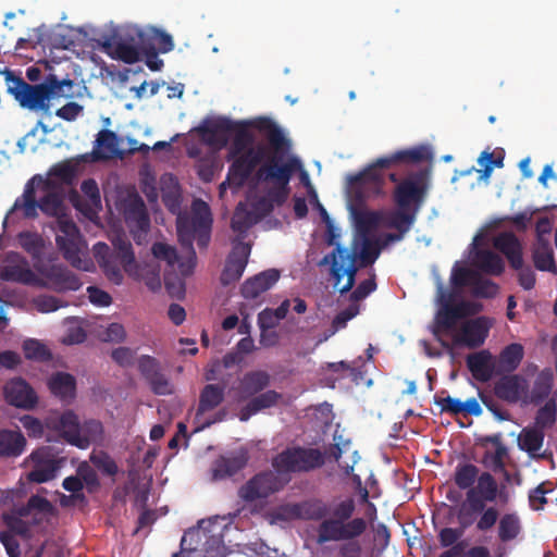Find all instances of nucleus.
<instances>
[{"instance_id":"nucleus-1","label":"nucleus","mask_w":557,"mask_h":557,"mask_svg":"<svg viewBox=\"0 0 557 557\" xmlns=\"http://www.w3.org/2000/svg\"><path fill=\"white\" fill-rule=\"evenodd\" d=\"M251 125L265 136L268 145H257L232 162L225 181L220 184L221 195L226 188L239 190L259 164L261 173L276 178L288 175L292 168H301L300 159L292 153L289 139L275 122L261 116L253 120Z\"/></svg>"},{"instance_id":"nucleus-2","label":"nucleus","mask_w":557,"mask_h":557,"mask_svg":"<svg viewBox=\"0 0 557 557\" xmlns=\"http://www.w3.org/2000/svg\"><path fill=\"white\" fill-rule=\"evenodd\" d=\"M356 502L352 497L333 500L309 499L290 506L289 512L304 520L321 521L317 529V543L351 541L367 530V521L354 518Z\"/></svg>"},{"instance_id":"nucleus-3","label":"nucleus","mask_w":557,"mask_h":557,"mask_svg":"<svg viewBox=\"0 0 557 557\" xmlns=\"http://www.w3.org/2000/svg\"><path fill=\"white\" fill-rule=\"evenodd\" d=\"M432 158L433 153L428 146H417L410 149L399 150L389 156L379 158L363 171L349 175L348 183L356 189V200L362 202L363 190H370L376 195L382 194L385 183L384 176L381 173L382 169H389L398 163L417 164L430 161Z\"/></svg>"},{"instance_id":"nucleus-4","label":"nucleus","mask_w":557,"mask_h":557,"mask_svg":"<svg viewBox=\"0 0 557 557\" xmlns=\"http://www.w3.org/2000/svg\"><path fill=\"white\" fill-rule=\"evenodd\" d=\"M212 216L209 206L202 200H195L193 203V215L178 216L176 223L178 243L184 253L186 262L180 263V273L188 276L193 273L196 265V252L193 246L197 240L199 248H206L210 242Z\"/></svg>"},{"instance_id":"nucleus-5","label":"nucleus","mask_w":557,"mask_h":557,"mask_svg":"<svg viewBox=\"0 0 557 557\" xmlns=\"http://www.w3.org/2000/svg\"><path fill=\"white\" fill-rule=\"evenodd\" d=\"M37 176L33 177L24 187L23 194L17 197L7 214L5 219L21 212L23 219L34 220L38 216V209L48 216H54L57 220L59 216H64L65 206L63 203L62 195L52 188V182L50 180L42 181L39 177V182L42 184V191L45 195L37 199L34 182Z\"/></svg>"},{"instance_id":"nucleus-6","label":"nucleus","mask_w":557,"mask_h":557,"mask_svg":"<svg viewBox=\"0 0 557 557\" xmlns=\"http://www.w3.org/2000/svg\"><path fill=\"white\" fill-rule=\"evenodd\" d=\"M57 429L67 443L81 449L98 444L103 438V426L100 421L90 419L79 423L78 417L71 410L60 416Z\"/></svg>"},{"instance_id":"nucleus-7","label":"nucleus","mask_w":557,"mask_h":557,"mask_svg":"<svg viewBox=\"0 0 557 557\" xmlns=\"http://www.w3.org/2000/svg\"><path fill=\"white\" fill-rule=\"evenodd\" d=\"M323 454L318 448L287 447L272 459L277 474L309 472L322 467Z\"/></svg>"},{"instance_id":"nucleus-8","label":"nucleus","mask_w":557,"mask_h":557,"mask_svg":"<svg viewBox=\"0 0 557 557\" xmlns=\"http://www.w3.org/2000/svg\"><path fill=\"white\" fill-rule=\"evenodd\" d=\"M300 169L292 168L288 175L276 178L267 176V174L261 173V166L258 168L256 172L257 180L273 184L265 196L259 197L251 203V211L258 221L269 215L275 206L281 207L286 202L290 191L289 182Z\"/></svg>"},{"instance_id":"nucleus-9","label":"nucleus","mask_w":557,"mask_h":557,"mask_svg":"<svg viewBox=\"0 0 557 557\" xmlns=\"http://www.w3.org/2000/svg\"><path fill=\"white\" fill-rule=\"evenodd\" d=\"M357 255L339 245L329 255L324 256L320 264H330V274L334 288L341 294L349 292L356 282L358 268L356 267Z\"/></svg>"},{"instance_id":"nucleus-10","label":"nucleus","mask_w":557,"mask_h":557,"mask_svg":"<svg viewBox=\"0 0 557 557\" xmlns=\"http://www.w3.org/2000/svg\"><path fill=\"white\" fill-rule=\"evenodd\" d=\"M428 188L426 171L411 173L396 185L393 200L396 207L420 211L426 198Z\"/></svg>"},{"instance_id":"nucleus-11","label":"nucleus","mask_w":557,"mask_h":557,"mask_svg":"<svg viewBox=\"0 0 557 557\" xmlns=\"http://www.w3.org/2000/svg\"><path fill=\"white\" fill-rule=\"evenodd\" d=\"M54 228L57 232L55 243L59 250L63 253L64 259L74 268L85 269L82 265L81 259L84 239L75 222L67 215L59 216V219L55 220Z\"/></svg>"},{"instance_id":"nucleus-12","label":"nucleus","mask_w":557,"mask_h":557,"mask_svg":"<svg viewBox=\"0 0 557 557\" xmlns=\"http://www.w3.org/2000/svg\"><path fill=\"white\" fill-rule=\"evenodd\" d=\"M482 308L481 304L469 300H460L459 302L445 301L435 314L434 334L451 332L456 327L458 320L475 315Z\"/></svg>"},{"instance_id":"nucleus-13","label":"nucleus","mask_w":557,"mask_h":557,"mask_svg":"<svg viewBox=\"0 0 557 557\" xmlns=\"http://www.w3.org/2000/svg\"><path fill=\"white\" fill-rule=\"evenodd\" d=\"M33 469L27 475L30 482L45 483L55 478L57 472L65 462L59 451L51 446H44L32 453Z\"/></svg>"},{"instance_id":"nucleus-14","label":"nucleus","mask_w":557,"mask_h":557,"mask_svg":"<svg viewBox=\"0 0 557 557\" xmlns=\"http://www.w3.org/2000/svg\"><path fill=\"white\" fill-rule=\"evenodd\" d=\"M282 486L283 484L277 474L272 471H263L257 473L242 485L238 490V496L243 500L251 503L269 497L273 493L278 492Z\"/></svg>"},{"instance_id":"nucleus-15","label":"nucleus","mask_w":557,"mask_h":557,"mask_svg":"<svg viewBox=\"0 0 557 557\" xmlns=\"http://www.w3.org/2000/svg\"><path fill=\"white\" fill-rule=\"evenodd\" d=\"M9 90L23 108L44 112L50 109V100L42 83L30 85L22 78H16Z\"/></svg>"},{"instance_id":"nucleus-16","label":"nucleus","mask_w":557,"mask_h":557,"mask_svg":"<svg viewBox=\"0 0 557 557\" xmlns=\"http://www.w3.org/2000/svg\"><path fill=\"white\" fill-rule=\"evenodd\" d=\"M133 28H139L138 26H127L117 36L116 39L111 42H106L104 47H113L112 55L127 64H133L139 61L140 53L143 50H147V45L144 40L137 39L132 33Z\"/></svg>"},{"instance_id":"nucleus-17","label":"nucleus","mask_w":557,"mask_h":557,"mask_svg":"<svg viewBox=\"0 0 557 557\" xmlns=\"http://www.w3.org/2000/svg\"><path fill=\"white\" fill-rule=\"evenodd\" d=\"M0 278L24 285H37L39 283V278L30 269L27 259L17 252L7 255L4 264L0 269Z\"/></svg>"},{"instance_id":"nucleus-18","label":"nucleus","mask_w":557,"mask_h":557,"mask_svg":"<svg viewBox=\"0 0 557 557\" xmlns=\"http://www.w3.org/2000/svg\"><path fill=\"white\" fill-rule=\"evenodd\" d=\"M250 251L251 247L249 244L244 243L239 238L233 240L232 250L226 258L220 278L222 285L227 286L242 277L248 263Z\"/></svg>"},{"instance_id":"nucleus-19","label":"nucleus","mask_w":557,"mask_h":557,"mask_svg":"<svg viewBox=\"0 0 557 557\" xmlns=\"http://www.w3.org/2000/svg\"><path fill=\"white\" fill-rule=\"evenodd\" d=\"M234 126V121L221 116L215 120H205L196 131L208 146L223 148L228 144Z\"/></svg>"},{"instance_id":"nucleus-20","label":"nucleus","mask_w":557,"mask_h":557,"mask_svg":"<svg viewBox=\"0 0 557 557\" xmlns=\"http://www.w3.org/2000/svg\"><path fill=\"white\" fill-rule=\"evenodd\" d=\"M5 401L16 408L30 410L38 404V396L35 389L23 377L9 380L3 387Z\"/></svg>"},{"instance_id":"nucleus-21","label":"nucleus","mask_w":557,"mask_h":557,"mask_svg":"<svg viewBox=\"0 0 557 557\" xmlns=\"http://www.w3.org/2000/svg\"><path fill=\"white\" fill-rule=\"evenodd\" d=\"M528 393V380L520 374L507 373L494 383L495 396L508 404H517L525 399Z\"/></svg>"},{"instance_id":"nucleus-22","label":"nucleus","mask_w":557,"mask_h":557,"mask_svg":"<svg viewBox=\"0 0 557 557\" xmlns=\"http://www.w3.org/2000/svg\"><path fill=\"white\" fill-rule=\"evenodd\" d=\"M476 487H472L466 493L467 504L471 509H482L483 504L494 503L502 492L495 478L490 472H482L478 478Z\"/></svg>"},{"instance_id":"nucleus-23","label":"nucleus","mask_w":557,"mask_h":557,"mask_svg":"<svg viewBox=\"0 0 557 557\" xmlns=\"http://www.w3.org/2000/svg\"><path fill=\"white\" fill-rule=\"evenodd\" d=\"M490 323L487 318L479 317L462 323L455 343L469 348L480 347L488 335Z\"/></svg>"},{"instance_id":"nucleus-24","label":"nucleus","mask_w":557,"mask_h":557,"mask_svg":"<svg viewBox=\"0 0 557 557\" xmlns=\"http://www.w3.org/2000/svg\"><path fill=\"white\" fill-rule=\"evenodd\" d=\"M493 246L508 260L512 269H520L523 264V247L512 232H502L493 238Z\"/></svg>"},{"instance_id":"nucleus-25","label":"nucleus","mask_w":557,"mask_h":557,"mask_svg":"<svg viewBox=\"0 0 557 557\" xmlns=\"http://www.w3.org/2000/svg\"><path fill=\"white\" fill-rule=\"evenodd\" d=\"M120 138L111 129H101L96 137L91 152L94 161H106L114 157L123 158L124 151L120 150Z\"/></svg>"},{"instance_id":"nucleus-26","label":"nucleus","mask_w":557,"mask_h":557,"mask_svg":"<svg viewBox=\"0 0 557 557\" xmlns=\"http://www.w3.org/2000/svg\"><path fill=\"white\" fill-rule=\"evenodd\" d=\"M248 462V454L245 450L232 453L216 458L212 466V475L215 480L230 478L243 470Z\"/></svg>"},{"instance_id":"nucleus-27","label":"nucleus","mask_w":557,"mask_h":557,"mask_svg":"<svg viewBox=\"0 0 557 557\" xmlns=\"http://www.w3.org/2000/svg\"><path fill=\"white\" fill-rule=\"evenodd\" d=\"M278 278L280 272L276 269L265 270L246 280L242 285L240 293L246 299H256L270 289Z\"/></svg>"},{"instance_id":"nucleus-28","label":"nucleus","mask_w":557,"mask_h":557,"mask_svg":"<svg viewBox=\"0 0 557 557\" xmlns=\"http://www.w3.org/2000/svg\"><path fill=\"white\" fill-rule=\"evenodd\" d=\"M132 33L137 37V39L144 40V44L147 45V50H156L160 53H168L173 50L174 42L173 38L170 34L165 33L162 29L157 27H147V28H133Z\"/></svg>"},{"instance_id":"nucleus-29","label":"nucleus","mask_w":557,"mask_h":557,"mask_svg":"<svg viewBox=\"0 0 557 557\" xmlns=\"http://www.w3.org/2000/svg\"><path fill=\"white\" fill-rule=\"evenodd\" d=\"M94 255L106 276L114 284H121L123 280L121 263L111 252L110 247L106 243H97L94 246Z\"/></svg>"},{"instance_id":"nucleus-30","label":"nucleus","mask_w":557,"mask_h":557,"mask_svg":"<svg viewBox=\"0 0 557 557\" xmlns=\"http://www.w3.org/2000/svg\"><path fill=\"white\" fill-rule=\"evenodd\" d=\"M467 367L473 377L480 382H487L495 372L493 356L488 350H481L467 357Z\"/></svg>"},{"instance_id":"nucleus-31","label":"nucleus","mask_w":557,"mask_h":557,"mask_svg":"<svg viewBox=\"0 0 557 557\" xmlns=\"http://www.w3.org/2000/svg\"><path fill=\"white\" fill-rule=\"evenodd\" d=\"M281 398L282 395L273 389L252 396L251 399L240 409L238 414L239 420L243 422L248 421L259 411L276 406Z\"/></svg>"},{"instance_id":"nucleus-32","label":"nucleus","mask_w":557,"mask_h":557,"mask_svg":"<svg viewBox=\"0 0 557 557\" xmlns=\"http://www.w3.org/2000/svg\"><path fill=\"white\" fill-rule=\"evenodd\" d=\"M225 386L222 384H207L199 394L198 407L196 409V418L210 412L224 401Z\"/></svg>"},{"instance_id":"nucleus-33","label":"nucleus","mask_w":557,"mask_h":557,"mask_svg":"<svg viewBox=\"0 0 557 557\" xmlns=\"http://www.w3.org/2000/svg\"><path fill=\"white\" fill-rule=\"evenodd\" d=\"M271 382L268 372L257 370L244 374L239 382V394L243 399L250 398L264 391Z\"/></svg>"},{"instance_id":"nucleus-34","label":"nucleus","mask_w":557,"mask_h":557,"mask_svg":"<svg viewBox=\"0 0 557 557\" xmlns=\"http://www.w3.org/2000/svg\"><path fill=\"white\" fill-rule=\"evenodd\" d=\"M48 387L52 395L62 399L71 400L76 393V379L66 372H55L48 380Z\"/></svg>"},{"instance_id":"nucleus-35","label":"nucleus","mask_w":557,"mask_h":557,"mask_svg":"<svg viewBox=\"0 0 557 557\" xmlns=\"http://www.w3.org/2000/svg\"><path fill=\"white\" fill-rule=\"evenodd\" d=\"M26 440L20 431H0V457H18L23 454Z\"/></svg>"},{"instance_id":"nucleus-36","label":"nucleus","mask_w":557,"mask_h":557,"mask_svg":"<svg viewBox=\"0 0 557 557\" xmlns=\"http://www.w3.org/2000/svg\"><path fill=\"white\" fill-rule=\"evenodd\" d=\"M473 264L485 274L500 275L505 263L500 256L488 249H480L474 253Z\"/></svg>"},{"instance_id":"nucleus-37","label":"nucleus","mask_w":557,"mask_h":557,"mask_svg":"<svg viewBox=\"0 0 557 557\" xmlns=\"http://www.w3.org/2000/svg\"><path fill=\"white\" fill-rule=\"evenodd\" d=\"M532 258L534 267L540 271H547L557 274L553 249L548 239L540 238L533 248Z\"/></svg>"},{"instance_id":"nucleus-38","label":"nucleus","mask_w":557,"mask_h":557,"mask_svg":"<svg viewBox=\"0 0 557 557\" xmlns=\"http://www.w3.org/2000/svg\"><path fill=\"white\" fill-rule=\"evenodd\" d=\"M419 211L396 207L385 216V225L400 233H408L417 220Z\"/></svg>"},{"instance_id":"nucleus-39","label":"nucleus","mask_w":557,"mask_h":557,"mask_svg":"<svg viewBox=\"0 0 557 557\" xmlns=\"http://www.w3.org/2000/svg\"><path fill=\"white\" fill-rule=\"evenodd\" d=\"M234 128L232 129L233 141L230 149V157L233 162L245 153L248 149L253 148V137L248 131V124L244 122H234Z\"/></svg>"},{"instance_id":"nucleus-40","label":"nucleus","mask_w":557,"mask_h":557,"mask_svg":"<svg viewBox=\"0 0 557 557\" xmlns=\"http://www.w3.org/2000/svg\"><path fill=\"white\" fill-rule=\"evenodd\" d=\"M545 438L543 430L534 428H524L519 437L518 445L521 450L527 451L533 458H543L544 455H537L536 453L542 448Z\"/></svg>"},{"instance_id":"nucleus-41","label":"nucleus","mask_w":557,"mask_h":557,"mask_svg":"<svg viewBox=\"0 0 557 557\" xmlns=\"http://www.w3.org/2000/svg\"><path fill=\"white\" fill-rule=\"evenodd\" d=\"M523 347L513 343L506 346L498 356L497 373H512L518 369L523 359Z\"/></svg>"},{"instance_id":"nucleus-42","label":"nucleus","mask_w":557,"mask_h":557,"mask_svg":"<svg viewBox=\"0 0 557 557\" xmlns=\"http://www.w3.org/2000/svg\"><path fill=\"white\" fill-rule=\"evenodd\" d=\"M522 531V524L516 512L504 513L498 519L497 536L503 543H508L518 539Z\"/></svg>"},{"instance_id":"nucleus-43","label":"nucleus","mask_w":557,"mask_h":557,"mask_svg":"<svg viewBox=\"0 0 557 557\" xmlns=\"http://www.w3.org/2000/svg\"><path fill=\"white\" fill-rule=\"evenodd\" d=\"M258 222L252 211L248 210L247 205L239 202L235 208L231 226L234 232L240 235L239 239H243L248 230Z\"/></svg>"},{"instance_id":"nucleus-44","label":"nucleus","mask_w":557,"mask_h":557,"mask_svg":"<svg viewBox=\"0 0 557 557\" xmlns=\"http://www.w3.org/2000/svg\"><path fill=\"white\" fill-rule=\"evenodd\" d=\"M553 381L554 379L550 370H543L537 374L530 396L532 404L537 405L549 396L553 388Z\"/></svg>"},{"instance_id":"nucleus-45","label":"nucleus","mask_w":557,"mask_h":557,"mask_svg":"<svg viewBox=\"0 0 557 557\" xmlns=\"http://www.w3.org/2000/svg\"><path fill=\"white\" fill-rule=\"evenodd\" d=\"M49 100L60 97H69L72 94L74 82L72 79H59L55 75L50 74L42 82Z\"/></svg>"},{"instance_id":"nucleus-46","label":"nucleus","mask_w":557,"mask_h":557,"mask_svg":"<svg viewBox=\"0 0 557 557\" xmlns=\"http://www.w3.org/2000/svg\"><path fill=\"white\" fill-rule=\"evenodd\" d=\"M480 475L479 468L470 462L459 463L456 467L454 482L460 490H467L473 487L474 482Z\"/></svg>"},{"instance_id":"nucleus-47","label":"nucleus","mask_w":557,"mask_h":557,"mask_svg":"<svg viewBox=\"0 0 557 557\" xmlns=\"http://www.w3.org/2000/svg\"><path fill=\"white\" fill-rule=\"evenodd\" d=\"M22 349L25 358L28 360L46 362L52 358L48 347L35 338L25 339L22 344Z\"/></svg>"},{"instance_id":"nucleus-48","label":"nucleus","mask_w":557,"mask_h":557,"mask_svg":"<svg viewBox=\"0 0 557 557\" xmlns=\"http://www.w3.org/2000/svg\"><path fill=\"white\" fill-rule=\"evenodd\" d=\"M473 513H478L479 517L475 522V529L478 532H488L492 530L499 519L498 509L494 506H486L483 504V508L475 510L471 509Z\"/></svg>"},{"instance_id":"nucleus-49","label":"nucleus","mask_w":557,"mask_h":557,"mask_svg":"<svg viewBox=\"0 0 557 557\" xmlns=\"http://www.w3.org/2000/svg\"><path fill=\"white\" fill-rule=\"evenodd\" d=\"M557 420V405L554 398L548 399L535 416V426L545 430L552 428Z\"/></svg>"},{"instance_id":"nucleus-50","label":"nucleus","mask_w":557,"mask_h":557,"mask_svg":"<svg viewBox=\"0 0 557 557\" xmlns=\"http://www.w3.org/2000/svg\"><path fill=\"white\" fill-rule=\"evenodd\" d=\"M151 251L157 259L165 261L170 267L177 264L178 270L180 263L186 262V256H180L173 246L164 243H154L152 245Z\"/></svg>"},{"instance_id":"nucleus-51","label":"nucleus","mask_w":557,"mask_h":557,"mask_svg":"<svg viewBox=\"0 0 557 557\" xmlns=\"http://www.w3.org/2000/svg\"><path fill=\"white\" fill-rule=\"evenodd\" d=\"M113 247L114 250H111V252L115 255V258L119 259L121 265L127 270V267L135 262V255L131 242L126 238L117 237L113 240Z\"/></svg>"},{"instance_id":"nucleus-52","label":"nucleus","mask_w":557,"mask_h":557,"mask_svg":"<svg viewBox=\"0 0 557 557\" xmlns=\"http://www.w3.org/2000/svg\"><path fill=\"white\" fill-rule=\"evenodd\" d=\"M472 294L480 298H493L497 292L498 286L493 281L482 277L476 271L471 284Z\"/></svg>"},{"instance_id":"nucleus-53","label":"nucleus","mask_w":557,"mask_h":557,"mask_svg":"<svg viewBox=\"0 0 557 557\" xmlns=\"http://www.w3.org/2000/svg\"><path fill=\"white\" fill-rule=\"evenodd\" d=\"M356 227L359 232H369L379 224L380 216L374 211L352 210Z\"/></svg>"},{"instance_id":"nucleus-54","label":"nucleus","mask_w":557,"mask_h":557,"mask_svg":"<svg viewBox=\"0 0 557 557\" xmlns=\"http://www.w3.org/2000/svg\"><path fill=\"white\" fill-rule=\"evenodd\" d=\"M138 371L141 376L149 382L159 372H161V366L158 359L149 355H143L137 359Z\"/></svg>"},{"instance_id":"nucleus-55","label":"nucleus","mask_w":557,"mask_h":557,"mask_svg":"<svg viewBox=\"0 0 557 557\" xmlns=\"http://www.w3.org/2000/svg\"><path fill=\"white\" fill-rule=\"evenodd\" d=\"M350 448V442H346L343 445L335 444L332 448V456L338 462L339 467L345 471L346 474H349L354 470V466L357 463L359 457L358 451L354 450L351 453V461L348 462L346 460H342V456Z\"/></svg>"},{"instance_id":"nucleus-56","label":"nucleus","mask_w":557,"mask_h":557,"mask_svg":"<svg viewBox=\"0 0 557 557\" xmlns=\"http://www.w3.org/2000/svg\"><path fill=\"white\" fill-rule=\"evenodd\" d=\"M20 246L28 253L37 256L42 247L41 237L34 232H21L17 235Z\"/></svg>"},{"instance_id":"nucleus-57","label":"nucleus","mask_w":557,"mask_h":557,"mask_svg":"<svg viewBox=\"0 0 557 557\" xmlns=\"http://www.w3.org/2000/svg\"><path fill=\"white\" fill-rule=\"evenodd\" d=\"M112 360L122 368H131L136 361V350L121 346L111 351Z\"/></svg>"},{"instance_id":"nucleus-58","label":"nucleus","mask_w":557,"mask_h":557,"mask_svg":"<svg viewBox=\"0 0 557 557\" xmlns=\"http://www.w3.org/2000/svg\"><path fill=\"white\" fill-rule=\"evenodd\" d=\"M380 252L381 248L379 244L366 238L360 251L361 265L367 267L372 264L379 258Z\"/></svg>"},{"instance_id":"nucleus-59","label":"nucleus","mask_w":557,"mask_h":557,"mask_svg":"<svg viewBox=\"0 0 557 557\" xmlns=\"http://www.w3.org/2000/svg\"><path fill=\"white\" fill-rule=\"evenodd\" d=\"M51 174L65 185H72L76 177V168L69 163H60L51 170Z\"/></svg>"},{"instance_id":"nucleus-60","label":"nucleus","mask_w":557,"mask_h":557,"mask_svg":"<svg viewBox=\"0 0 557 557\" xmlns=\"http://www.w3.org/2000/svg\"><path fill=\"white\" fill-rule=\"evenodd\" d=\"M20 422L26 430L29 437L40 438L44 436L45 426L38 418L25 414L20 418Z\"/></svg>"},{"instance_id":"nucleus-61","label":"nucleus","mask_w":557,"mask_h":557,"mask_svg":"<svg viewBox=\"0 0 557 557\" xmlns=\"http://www.w3.org/2000/svg\"><path fill=\"white\" fill-rule=\"evenodd\" d=\"M376 289L375 276L362 281L350 294L349 299L352 304L367 298L371 293Z\"/></svg>"},{"instance_id":"nucleus-62","label":"nucleus","mask_w":557,"mask_h":557,"mask_svg":"<svg viewBox=\"0 0 557 557\" xmlns=\"http://www.w3.org/2000/svg\"><path fill=\"white\" fill-rule=\"evenodd\" d=\"M147 383L149 384L151 392L156 395L164 396L173 393V386L162 371Z\"/></svg>"},{"instance_id":"nucleus-63","label":"nucleus","mask_w":557,"mask_h":557,"mask_svg":"<svg viewBox=\"0 0 557 557\" xmlns=\"http://www.w3.org/2000/svg\"><path fill=\"white\" fill-rule=\"evenodd\" d=\"M359 313V305L351 304L348 308L338 312L332 321V327L337 331L344 329L349 320Z\"/></svg>"},{"instance_id":"nucleus-64","label":"nucleus","mask_w":557,"mask_h":557,"mask_svg":"<svg viewBox=\"0 0 557 557\" xmlns=\"http://www.w3.org/2000/svg\"><path fill=\"white\" fill-rule=\"evenodd\" d=\"M475 272V270L467 268L454 269L451 274V284L455 287L471 286Z\"/></svg>"}]
</instances>
